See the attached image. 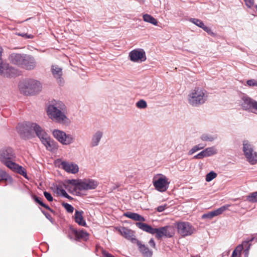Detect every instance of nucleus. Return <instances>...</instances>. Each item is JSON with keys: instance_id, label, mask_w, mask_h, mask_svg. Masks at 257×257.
<instances>
[{"instance_id": "nucleus-30", "label": "nucleus", "mask_w": 257, "mask_h": 257, "mask_svg": "<svg viewBox=\"0 0 257 257\" xmlns=\"http://www.w3.org/2000/svg\"><path fill=\"white\" fill-rule=\"evenodd\" d=\"M204 151L207 157L211 156L217 153L216 150L214 147L207 148Z\"/></svg>"}, {"instance_id": "nucleus-9", "label": "nucleus", "mask_w": 257, "mask_h": 257, "mask_svg": "<svg viewBox=\"0 0 257 257\" xmlns=\"http://www.w3.org/2000/svg\"><path fill=\"white\" fill-rule=\"evenodd\" d=\"M3 50L0 47V75L6 77H14L19 75V72L16 69L10 67L8 64L3 62L2 55Z\"/></svg>"}, {"instance_id": "nucleus-55", "label": "nucleus", "mask_w": 257, "mask_h": 257, "mask_svg": "<svg viewBox=\"0 0 257 257\" xmlns=\"http://www.w3.org/2000/svg\"><path fill=\"white\" fill-rule=\"evenodd\" d=\"M19 133H20V134L21 135H22V131H21V130H20L19 131Z\"/></svg>"}, {"instance_id": "nucleus-39", "label": "nucleus", "mask_w": 257, "mask_h": 257, "mask_svg": "<svg viewBox=\"0 0 257 257\" xmlns=\"http://www.w3.org/2000/svg\"><path fill=\"white\" fill-rule=\"evenodd\" d=\"M202 29L204 31H205L208 35L213 37L215 36V34L212 31L211 29L209 27L205 26V25H204V27H203Z\"/></svg>"}, {"instance_id": "nucleus-34", "label": "nucleus", "mask_w": 257, "mask_h": 257, "mask_svg": "<svg viewBox=\"0 0 257 257\" xmlns=\"http://www.w3.org/2000/svg\"><path fill=\"white\" fill-rule=\"evenodd\" d=\"M217 176V174L214 171H211L206 175L205 180L209 182L212 181L213 179L215 178Z\"/></svg>"}, {"instance_id": "nucleus-16", "label": "nucleus", "mask_w": 257, "mask_h": 257, "mask_svg": "<svg viewBox=\"0 0 257 257\" xmlns=\"http://www.w3.org/2000/svg\"><path fill=\"white\" fill-rule=\"evenodd\" d=\"M61 165L62 168L68 173L75 174L79 171V167L75 163L63 161L61 162Z\"/></svg>"}, {"instance_id": "nucleus-15", "label": "nucleus", "mask_w": 257, "mask_h": 257, "mask_svg": "<svg viewBox=\"0 0 257 257\" xmlns=\"http://www.w3.org/2000/svg\"><path fill=\"white\" fill-rule=\"evenodd\" d=\"M118 231L122 236L133 243H136L138 241L136 238L135 232L132 230L122 227L119 228Z\"/></svg>"}, {"instance_id": "nucleus-17", "label": "nucleus", "mask_w": 257, "mask_h": 257, "mask_svg": "<svg viewBox=\"0 0 257 257\" xmlns=\"http://www.w3.org/2000/svg\"><path fill=\"white\" fill-rule=\"evenodd\" d=\"M26 56V54L13 53L10 56L9 59L12 63L22 67Z\"/></svg>"}, {"instance_id": "nucleus-11", "label": "nucleus", "mask_w": 257, "mask_h": 257, "mask_svg": "<svg viewBox=\"0 0 257 257\" xmlns=\"http://www.w3.org/2000/svg\"><path fill=\"white\" fill-rule=\"evenodd\" d=\"M240 105L243 110L252 111L254 109L257 111V101L245 94L240 96Z\"/></svg>"}, {"instance_id": "nucleus-32", "label": "nucleus", "mask_w": 257, "mask_h": 257, "mask_svg": "<svg viewBox=\"0 0 257 257\" xmlns=\"http://www.w3.org/2000/svg\"><path fill=\"white\" fill-rule=\"evenodd\" d=\"M11 179V177L6 172L0 169V183L3 181H7Z\"/></svg>"}, {"instance_id": "nucleus-3", "label": "nucleus", "mask_w": 257, "mask_h": 257, "mask_svg": "<svg viewBox=\"0 0 257 257\" xmlns=\"http://www.w3.org/2000/svg\"><path fill=\"white\" fill-rule=\"evenodd\" d=\"M25 125H23L24 127L26 126L29 129L30 131H34L36 133L47 150L53 152L58 149L57 143L52 139L39 124L36 123L28 122L25 124Z\"/></svg>"}, {"instance_id": "nucleus-47", "label": "nucleus", "mask_w": 257, "mask_h": 257, "mask_svg": "<svg viewBox=\"0 0 257 257\" xmlns=\"http://www.w3.org/2000/svg\"><path fill=\"white\" fill-rule=\"evenodd\" d=\"M102 254L103 257H114V256L112 255L111 253L104 250L102 251Z\"/></svg>"}, {"instance_id": "nucleus-4", "label": "nucleus", "mask_w": 257, "mask_h": 257, "mask_svg": "<svg viewBox=\"0 0 257 257\" xmlns=\"http://www.w3.org/2000/svg\"><path fill=\"white\" fill-rule=\"evenodd\" d=\"M136 225L141 230L152 234H156V237L159 239L162 237L167 238L173 236L174 233L171 226H165L158 228H153L151 225L143 222H137Z\"/></svg>"}, {"instance_id": "nucleus-26", "label": "nucleus", "mask_w": 257, "mask_h": 257, "mask_svg": "<svg viewBox=\"0 0 257 257\" xmlns=\"http://www.w3.org/2000/svg\"><path fill=\"white\" fill-rule=\"evenodd\" d=\"M145 22L152 24L155 26H157L158 21L153 16L149 14H144L143 16Z\"/></svg>"}, {"instance_id": "nucleus-44", "label": "nucleus", "mask_w": 257, "mask_h": 257, "mask_svg": "<svg viewBox=\"0 0 257 257\" xmlns=\"http://www.w3.org/2000/svg\"><path fill=\"white\" fill-rule=\"evenodd\" d=\"M245 4L248 8H251L253 5L254 0H244Z\"/></svg>"}, {"instance_id": "nucleus-23", "label": "nucleus", "mask_w": 257, "mask_h": 257, "mask_svg": "<svg viewBox=\"0 0 257 257\" xmlns=\"http://www.w3.org/2000/svg\"><path fill=\"white\" fill-rule=\"evenodd\" d=\"M81 180H75L72 179L69 180V183L73 186L72 189L70 190L68 189V190L76 195L79 194V183H80Z\"/></svg>"}, {"instance_id": "nucleus-25", "label": "nucleus", "mask_w": 257, "mask_h": 257, "mask_svg": "<svg viewBox=\"0 0 257 257\" xmlns=\"http://www.w3.org/2000/svg\"><path fill=\"white\" fill-rule=\"evenodd\" d=\"M74 233L76 240L82 239L83 240H87L88 239L89 234L83 230H75Z\"/></svg>"}, {"instance_id": "nucleus-22", "label": "nucleus", "mask_w": 257, "mask_h": 257, "mask_svg": "<svg viewBox=\"0 0 257 257\" xmlns=\"http://www.w3.org/2000/svg\"><path fill=\"white\" fill-rule=\"evenodd\" d=\"M83 214V212L82 211L76 210L74 215V218L75 222L79 225L82 226H85L86 223L84 219Z\"/></svg>"}, {"instance_id": "nucleus-20", "label": "nucleus", "mask_w": 257, "mask_h": 257, "mask_svg": "<svg viewBox=\"0 0 257 257\" xmlns=\"http://www.w3.org/2000/svg\"><path fill=\"white\" fill-rule=\"evenodd\" d=\"M51 71L54 77L58 80V83L61 84L62 82V69L57 65H52L51 67Z\"/></svg>"}, {"instance_id": "nucleus-29", "label": "nucleus", "mask_w": 257, "mask_h": 257, "mask_svg": "<svg viewBox=\"0 0 257 257\" xmlns=\"http://www.w3.org/2000/svg\"><path fill=\"white\" fill-rule=\"evenodd\" d=\"M229 206L230 205H225L214 210L213 211L214 212L215 216L221 214L224 211L227 210Z\"/></svg>"}, {"instance_id": "nucleus-37", "label": "nucleus", "mask_w": 257, "mask_h": 257, "mask_svg": "<svg viewBox=\"0 0 257 257\" xmlns=\"http://www.w3.org/2000/svg\"><path fill=\"white\" fill-rule=\"evenodd\" d=\"M215 214L213 211L207 212L206 213H204L202 215V218L203 219H212L213 217H215Z\"/></svg>"}, {"instance_id": "nucleus-2", "label": "nucleus", "mask_w": 257, "mask_h": 257, "mask_svg": "<svg viewBox=\"0 0 257 257\" xmlns=\"http://www.w3.org/2000/svg\"><path fill=\"white\" fill-rule=\"evenodd\" d=\"M16 155L11 147H4L0 150V161L11 170L25 177L27 176L26 169L15 163Z\"/></svg>"}, {"instance_id": "nucleus-52", "label": "nucleus", "mask_w": 257, "mask_h": 257, "mask_svg": "<svg viewBox=\"0 0 257 257\" xmlns=\"http://www.w3.org/2000/svg\"><path fill=\"white\" fill-rule=\"evenodd\" d=\"M42 206L45 207V208L47 209L49 211H50L51 212H54V211L53 209H52L48 205L45 204V203H43V204L42 205Z\"/></svg>"}, {"instance_id": "nucleus-27", "label": "nucleus", "mask_w": 257, "mask_h": 257, "mask_svg": "<svg viewBox=\"0 0 257 257\" xmlns=\"http://www.w3.org/2000/svg\"><path fill=\"white\" fill-rule=\"evenodd\" d=\"M243 248L242 244L238 245L233 251L231 257H240L241 251Z\"/></svg>"}, {"instance_id": "nucleus-40", "label": "nucleus", "mask_w": 257, "mask_h": 257, "mask_svg": "<svg viewBox=\"0 0 257 257\" xmlns=\"http://www.w3.org/2000/svg\"><path fill=\"white\" fill-rule=\"evenodd\" d=\"M202 149V147H199V146H194L188 152L189 155H191L197 151Z\"/></svg>"}, {"instance_id": "nucleus-45", "label": "nucleus", "mask_w": 257, "mask_h": 257, "mask_svg": "<svg viewBox=\"0 0 257 257\" xmlns=\"http://www.w3.org/2000/svg\"><path fill=\"white\" fill-rule=\"evenodd\" d=\"M18 35L22 36L23 37H25V38H27V39H32L34 37L33 35H32L31 34H28L27 33H19L18 34Z\"/></svg>"}, {"instance_id": "nucleus-38", "label": "nucleus", "mask_w": 257, "mask_h": 257, "mask_svg": "<svg viewBox=\"0 0 257 257\" xmlns=\"http://www.w3.org/2000/svg\"><path fill=\"white\" fill-rule=\"evenodd\" d=\"M59 193L60 194V195L61 196H62L70 200L73 199V197H72L71 196L67 194V193L66 192V191L63 189H61L59 190Z\"/></svg>"}, {"instance_id": "nucleus-46", "label": "nucleus", "mask_w": 257, "mask_h": 257, "mask_svg": "<svg viewBox=\"0 0 257 257\" xmlns=\"http://www.w3.org/2000/svg\"><path fill=\"white\" fill-rule=\"evenodd\" d=\"M254 239V237L252 236L251 237H248V238H246L245 240H244L242 242V244L243 245V246L245 245L246 244H248V243L251 242L252 241H253Z\"/></svg>"}, {"instance_id": "nucleus-18", "label": "nucleus", "mask_w": 257, "mask_h": 257, "mask_svg": "<svg viewBox=\"0 0 257 257\" xmlns=\"http://www.w3.org/2000/svg\"><path fill=\"white\" fill-rule=\"evenodd\" d=\"M22 65V67L27 70H33L37 65V63L34 58L30 55H26Z\"/></svg>"}, {"instance_id": "nucleus-21", "label": "nucleus", "mask_w": 257, "mask_h": 257, "mask_svg": "<svg viewBox=\"0 0 257 257\" xmlns=\"http://www.w3.org/2000/svg\"><path fill=\"white\" fill-rule=\"evenodd\" d=\"M103 133L100 131H97L92 137L90 145L94 147L97 146L102 138Z\"/></svg>"}, {"instance_id": "nucleus-28", "label": "nucleus", "mask_w": 257, "mask_h": 257, "mask_svg": "<svg viewBox=\"0 0 257 257\" xmlns=\"http://www.w3.org/2000/svg\"><path fill=\"white\" fill-rule=\"evenodd\" d=\"M216 138V135L212 136L208 134H203L201 137V139L202 141L206 142H212Z\"/></svg>"}, {"instance_id": "nucleus-53", "label": "nucleus", "mask_w": 257, "mask_h": 257, "mask_svg": "<svg viewBox=\"0 0 257 257\" xmlns=\"http://www.w3.org/2000/svg\"><path fill=\"white\" fill-rule=\"evenodd\" d=\"M250 245H251L250 244H249L248 247L245 249V251H247L249 249Z\"/></svg>"}, {"instance_id": "nucleus-42", "label": "nucleus", "mask_w": 257, "mask_h": 257, "mask_svg": "<svg viewBox=\"0 0 257 257\" xmlns=\"http://www.w3.org/2000/svg\"><path fill=\"white\" fill-rule=\"evenodd\" d=\"M246 84L249 86H257V82L253 79L248 80Z\"/></svg>"}, {"instance_id": "nucleus-19", "label": "nucleus", "mask_w": 257, "mask_h": 257, "mask_svg": "<svg viewBox=\"0 0 257 257\" xmlns=\"http://www.w3.org/2000/svg\"><path fill=\"white\" fill-rule=\"evenodd\" d=\"M139 247V250L145 257H152L153 255V251L150 249L145 244H142L141 242L138 240L136 242Z\"/></svg>"}, {"instance_id": "nucleus-8", "label": "nucleus", "mask_w": 257, "mask_h": 257, "mask_svg": "<svg viewBox=\"0 0 257 257\" xmlns=\"http://www.w3.org/2000/svg\"><path fill=\"white\" fill-rule=\"evenodd\" d=\"M243 151L247 161L251 165L257 162V153L254 151L252 145L247 140L243 142Z\"/></svg>"}, {"instance_id": "nucleus-31", "label": "nucleus", "mask_w": 257, "mask_h": 257, "mask_svg": "<svg viewBox=\"0 0 257 257\" xmlns=\"http://www.w3.org/2000/svg\"><path fill=\"white\" fill-rule=\"evenodd\" d=\"M189 21L200 28H202L203 27H204V24L201 20L199 19L196 18H190Z\"/></svg>"}, {"instance_id": "nucleus-43", "label": "nucleus", "mask_w": 257, "mask_h": 257, "mask_svg": "<svg viewBox=\"0 0 257 257\" xmlns=\"http://www.w3.org/2000/svg\"><path fill=\"white\" fill-rule=\"evenodd\" d=\"M44 195L45 196V197L49 201H52L53 200V198L52 196V195L50 193L48 192H47V191H45L44 192Z\"/></svg>"}, {"instance_id": "nucleus-13", "label": "nucleus", "mask_w": 257, "mask_h": 257, "mask_svg": "<svg viewBox=\"0 0 257 257\" xmlns=\"http://www.w3.org/2000/svg\"><path fill=\"white\" fill-rule=\"evenodd\" d=\"M129 58L131 61L134 62H142L146 60V56L145 51L142 49H134L129 53Z\"/></svg>"}, {"instance_id": "nucleus-36", "label": "nucleus", "mask_w": 257, "mask_h": 257, "mask_svg": "<svg viewBox=\"0 0 257 257\" xmlns=\"http://www.w3.org/2000/svg\"><path fill=\"white\" fill-rule=\"evenodd\" d=\"M62 205L68 212L72 213L73 212L74 207L71 204L67 203H63Z\"/></svg>"}, {"instance_id": "nucleus-50", "label": "nucleus", "mask_w": 257, "mask_h": 257, "mask_svg": "<svg viewBox=\"0 0 257 257\" xmlns=\"http://www.w3.org/2000/svg\"><path fill=\"white\" fill-rule=\"evenodd\" d=\"M34 200L37 202L38 203V204H39L41 206H42L43 204V202L41 200V199L37 196H35L34 197Z\"/></svg>"}, {"instance_id": "nucleus-7", "label": "nucleus", "mask_w": 257, "mask_h": 257, "mask_svg": "<svg viewBox=\"0 0 257 257\" xmlns=\"http://www.w3.org/2000/svg\"><path fill=\"white\" fill-rule=\"evenodd\" d=\"M153 184L156 190L160 192H165L169 188V179L164 175L158 174L153 179Z\"/></svg>"}, {"instance_id": "nucleus-12", "label": "nucleus", "mask_w": 257, "mask_h": 257, "mask_svg": "<svg viewBox=\"0 0 257 257\" xmlns=\"http://www.w3.org/2000/svg\"><path fill=\"white\" fill-rule=\"evenodd\" d=\"M178 233L182 237L192 234L195 230L194 227L188 222H179L177 224Z\"/></svg>"}, {"instance_id": "nucleus-35", "label": "nucleus", "mask_w": 257, "mask_h": 257, "mask_svg": "<svg viewBox=\"0 0 257 257\" xmlns=\"http://www.w3.org/2000/svg\"><path fill=\"white\" fill-rule=\"evenodd\" d=\"M136 105L138 108L144 109L147 107V103L145 100L141 99L136 103Z\"/></svg>"}, {"instance_id": "nucleus-54", "label": "nucleus", "mask_w": 257, "mask_h": 257, "mask_svg": "<svg viewBox=\"0 0 257 257\" xmlns=\"http://www.w3.org/2000/svg\"><path fill=\"white\" fill-rule=\"evenodd\" d=\"M198 146H199V147H202V149L204 148V146L200 144L198 145Z\"/></svg>"}, {"instance_id": "nucleus-41", "label": "nucleus", "mask_w": 257, "mask_h": 257, "mask_svg": "<svg viewBox=\"0 0 257 257\" xmlns=\"http://www.w3.org/2000/svg\"><path fill=\"white\" fill-rule=\"evenodd\" d=\"M206 154L204 152V151H202L201 152H200L199 154H197L196 155L194 156L193 158L194 159H202L204 157H206Z\"/></svg>"}, {"instance_id": "nucleus-56", "label": "nucleus", "mask_w": 257, "mask_h": 257, "mask_svg": "<svg viewBox=\"0 0 257 257\" xmlns=\"http://www.w3.org/2000/svg\"><path fill=\"white\" fill-rule=\"evenodd\" d=\"M255 8H256V10H257V5H255Z\"/></svg>"}, {"instance_id": "nucleus-10", "label": "nucleus", "mask_w": 257, "mask_h": 257, "mask_svg": "<svg viewBox=\"0 0 257 257\" xmlns=\"http://www.w3.org/2000/svg\"><path fill=\"white\" fill-rule=\"evenodd\" d=\"M53 137L63 145H69L73 143L74 138L71 134H66L63 131L55 129L53 131Z\"/></svg>"}, {"instance_id": "nucleus-33", "label": "nucleus", "mask_w": 257, "mask_h": 257, "mask_svg": "<svg viewBox=\"0 0 257 257\" xmlns=\"http://www.w3.org/2000/svg\"><path fill=\"white\" fill-rule=\"evenodd\" d=\"M247 200L251 202H257V191L248 195L247 196Z\"/></svg>"}, {"instance_id": "nucleus-51", "label": "nucleus", "mask_w": 257, "mask_h": 257, "mask_svg": "<svg viewBox=\"0 0 257 257\" xmlns=\"http://www.w3.org/2000/svg\"><path fill=\"white\" fill-rule=\"evenodd\" d=\"M166 208V205H161L158 207L157 211L159 212H162Z\"/></svg>"}, {"instance_id": "nucleus-48", "label": "nucleus", "mask_w": 257, "mask_h": 257, "mask_svg": "<svg viewBox=\"0 0 257 257\" xmlns=\"http://www.w3.org/2000/svg\"><path fill=\"white\" fill-rule=\"evenodd\" d=\"M149 243L151 247H152L153 248H156V243L153 238L150 239V240L149 241Z\"/></svg>"}, {"instance_id": "nucleus-6", "label": "nucleus", "mask_w": 257, "mask_h": 257, "mask_svg": "<svg viewBox=\"0 0 257 257\" xmlns=\"http://www.w3.org/2000/svg\"><path fill=\"white\" fill-rule=\"evenodd\" d=\"M19 87L21 92L26 95H34L41 89V83L34 79H28L21 82Z\"/></svg>"}, {"instance_id": "nucleus-24", "label": "nucleus", "mask_w": 257, "mask_h": 257, "mask_svg": "<svg viewBox=\"0 0 257 257\" xmlns=\"http://www.w3.org/2000/svg\"><path fill=\"white\" fill-rule=\"evenodd\" d=\"M123 215L124 216L132 219L135 221H139L142 222L145 221V218L143 216L137 213L127 212L124 213Z\"/></svg>"}, {"instance_id": "nucleus-1", "label": "nucleus", "mask_w": 257, "mask_h": 257, "mask_svg": "<svg viewBox=\"0 0 257 257\" xmlns=\"http://www.w3.org/2000/svg\"><path fill=\"white\" fill-rule=\"evenodd\" d=\"M47 113L51 119L60 124L68 125L71 122L66 115V106L62 101H51L47 106Z\"/></svg>"}, {"instance_id": "nucleus-14", "label": "nucleus", "mask_w": 257, "mask_h": 257, "mask_svg": "<svg viewBox=\"0 0 257 257\" xmlns=\"http://www.w3.org/2000/svg\"><path fill=\"white\" fill-rule=\"evenodd\" d=\"M98 185V182L93 179H84L81 180L79 183V192L82 190L95 189Z\"/></svg>"}, {"instance_id": "nucleus-5", "label": "nucleus", "mask_w": 257, "mask_h": 257, "mask_svg": "<svg viewBox=\"0 0 257 257\" xmlns=\"http://www.w3.org/2000/svg\"><path fill=\"white\" fill-rule=\"evenodd\" d=\"M208 93L202 88L196 87L188 95V103L193 107H198L204 104L207 100Z\"/></svg>"}, {"instance_id": "nucleus-49", "label": "nucleus", "mask_w": 257, "mask_h": 257, "mask_svg": "<svg viewBox=\"0 0 257 257\" xmlns=\"http://www.w3.org/2000/svg\"><path fill=\"white\" fill-rule=\"evenodd\" d=\"M42 212L45 215L46 217L52 222V217L51 215L49 213L46 212L45 211H42Z\"/></svg>"}]
</instances>
